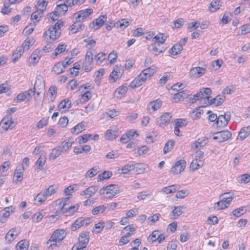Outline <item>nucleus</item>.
<instances>
[{
	"label": "nucleus",
	"mask_w": 250,
	"mask_h": 250,
	"mask_svg": "<svg viewBox=\"0 0 250 250\" xmlns=\"http://www.w3.org/2000/svg\"><path fill=\"white\" fill-rule=\"evenodd\" d=\"M69 197L64 199H59L56 201V204L58 206V209L54 215L50 216L51 218L59 217L63 213H67V215L73 214L79 208V205L67 206L66 202L69 200Z\"/></svg>",
	"instance_id": "1"
},
{
	"label": "nucleus",
	"mask_w": 250,
	"mask_h": 250,
	"mask_svg": "<svg viewBox=\"0 0 250 250\" xmlns=\"http://www.w3.org/2000/svg\"><path fill=\"white\" fill-rule=\"evenodd\" d=\"M66 236L65 232L63 229H57L54 231L50 237V239L47 242V244L51 243L48 246V248L53 246L57 245V242H60L63 240Z\"/></svg>",
	"instance_id": "2"
},
{
	"label": "nucleus",
	"mask_w": 250,
	"mask_h": 250,
	"mask_svg": "<svg viewBox=\"0 0 250 250\" xmlns=\"http://www.w3.org/2000/svg\"><path fill=\"white\" fill-rule=\"evenodd\" d=\"M89 236L88 232L82 233L79 237V242L72 247V250H81L85 248L88 243Z\"/></svg>",
	"instance_id": "3"
},
{
	"label": "nucleus",
	"mask_w": 250,
	"mask_h": 250,
	"mask_svg": "<svg viewBox=\"0 0 250 250\" xmlns=\"http://www.w3.org/2000/svg\"><path fill=\"white\" fill-rule=\"evenodd\" d=\"M45 90V83L41 75L37 76L34 84L33 89H29L33 94H37L39 96L41 93Z\"/></svg>",
	"instance_id": "4"
},
{
	"label": "nucleus",
	"mask_w": 250,
	"mask_h": 250,
	"mask_svg": "<svg viewBox=\"0 0 250 250\" xmlns=\"http://www.w3.org/2000/svg\"><path fill=\"white\" fill-rule=\"evenodd\" d=\"M119 188L117 185L111 184L105 187H103L100 189L101 194H109L108 198H112L116 194L119 193Z\"/></svg>",
	"instance_id": "5"
},
{
	"label": "nucleus",
	"mask_w": 250,
	"mask_h": 250,
	"mask_svg": "<svg viewBox=\"0 0 250 250\" xmlns=\"http://www.w3.org/2000/svg\"><path fill=\"white\" fill-rule=\"evenodd\" d=\"M90 219L89 218H85L83 217H80L78 218L71 226V229L72 231H75L83 226H87L90 223Z\"/></svg>",
	"instance_id": "6"
},
{
	"label": "nucleus",
	"mask_w": 250,
	"mask_h": 250,
	"mask_svg": "<svg viewBox=\"0 0 250 250\" xmlns=\"http://www.w3.org/2000/svg\"><path fill=\"white\" fill-rule=\"evenodd\" d=\"M106 20L107 17L105 15H101L98 18L94 20L89 24V28L93 29L94 30H98L103 25Z\"/></svg>",
	"instance_id": "7"
},
{
	"label": "nucleus",
	"mask_w": 250,
	"mask_h": 250,
	"mask_svg": "<svg viewBox=\"0 0 250 250\" xmlns=\"http://www.w3.org/2000/svg\"><path fill=\"white\" fill-rule=\"evenodd\" d=\"M230 119V113L226 112L224 115H220L218 116L216 124L218 128L224 127L228 124Z\"/></svg>",
	"instance_id": "8"
},
{
	"label": "nucleus",
	"mask_w": 250,
	"mask_h": 250,
	"mask_svg": "<svg viewBox=\"0 0 250 250\" xmlns=\"http://www.w3.org/2000/svg\"><path fill=\"white\" fill-rule=\"evenodd\" d=\"M186 166V162L185 160L181 159L176 162L172 167L171 172L173 174H179L184 170Z\"/></svg>",
	"instance_id": "9"
},
{
	"label": "nucleus",
	"mask_w": 250,
	"mask_h": 250,
	"mask_svg": "<svg viewBox=\"0 0 250 250\" xmlns=\"http://www.w3.org/2000/svg\"><path fill=\"white\" fill-rule=\"evenodd\" d=\"M231 135V133L226 130L216 132L213 138L214 140H218V142L221 143L228 140Z\"/></svg>",
	"instance_id": "10"
},
{
	"label": "nucleus",
	"mask_w": 250,
	"mask_h": 250,
	"mask_svg": "<svg viewBox=\"0 0 250 250\" xmlns=\"http://www.w3.org/2000/svg\"><path fill=\"white\" fill-rule=\"evenodd\" d=\"M93 12V10L92 8H88L84 10H81L73 15V18L76 20L81 21L84 19L88 17L90 15L92 14Z\"/></svg>",
	"instance_id": "11"
},
{
	"label": "nucleus",
	"mask_w": 250,
	"mask_h": 250,
	"mask_svg": "<svg viewBox=\"0 0 250 250\" xmlns=\"http://www.w3.org/2000/svg\"><path fill=\"white\" fill-rule=\"evenodd\" d=\"M15 125V124L12 121V117L10 115H8L4 117L0 123V126L5 130H7L8 129H12Z\"/></svg>",
	"instance_id": "12"
},
{
	"label": "nucleus",
	"mask_w": 250,
	"mask_h": 250,
	"mask_svg": "<svg viewBox=\"0 0 250 250\" xmlns=\"http://www.w3.org/2000/svg\"><path fill=\"white\" fill-rule=\"evenodd\" d=\"M172 117V115L171 113L166 112L158 118L157 124L161 127L166 126L169 123Z\"/></svg>",
	"instance_id": "13"
},
{
	"label": "nucleus",
	"mask_w": 250,
	"mask_h": 250,
	"mask_svg": "<svg viewBox=\"0 0 250 250\" xmlns=\"http://www.w3.org/2000/svg\"><path fill=\"white\" fill-rule=\"evenodd\" d=\"M61 34V30H57L56 27L50 26L44 33V36L48 35L50 39L54 41L58 39L60 37Z\"/></svg>",
	"instance_id": "14"
},
{
	"label": "nucleus",
	"mask_w": 250,
	"mask_h": 250,
	"mask_svg": "<svg viewBox=\"0 0 250 250\" xmlns=\"http://www.w3.org/2000/svg\"><path fill=\"white\" fill-rule=\"evenodd\" d=\"M206 69L205 68L197 66L191 68L189 72V75L191 77L198 78L201 77L205 73Z\"/></svg>",
	"instance_id": "15"
},
{
	"label": "nucleus",
	"mask_w": 250,
	"mask_h": 250,
	"mask_svg": "<svg viewBox=\"0 0 250 250\" xmlns=\"http://www.w3.org/2000/svg\"><path fill=\"white\" fill-rule=\"evenodd\" d=\"M57 5L55 10L60 15L64 14L68 10V5L65 3V1H62V0H59L57 1Z\"/></svg>",
	"instance_id": "16"
},
{
	"label": "nucleus",
	"mask_w": 250,
	"mask_h": 250,
	"mask_svg": "<svg viewBox=\"0 0 250 250\" xmlns=\"http://www.w3.org/2000/svg\"><path fill=\"white\" fill-rule=\"evenodd\" d=\"M186 209L184 206H174L173 209L170 214V218L172 219H176Z\"/></svg>",
	"instance_id": "17"
},
{
	"label": "nucleus",
	"mask_w": 250,
	"mask_h": 250,
	"mask_svg": "<svg viewBox=\"0 0 250 250\" xmlns=\"http://www.w3.org/2000/svg\"><path fill=\"white\" fill-rule=\"evenodd\" d=\"M207 144V139L205 137L199 138L196 141L194 142V144L191 146V149L196 150L204 146Z\"/></svg>",
	"instance_id": "18"
},
{
	"label": "nucleus",
	"mask_w": 250,
	"mask_h": 250,
	"mask_svg": "<svg viewBox=\"0 0 250 250\" xmlns=\"http://www.w3.org/2000/svg\"><path fill=\"white\" fill-rule=\"evenodd\" d=\"M189 91L187 90H183L175 94L173 97L174 102H178L179 101L184 100L189 95Z\"/></svg>",
	"instance_id": "19"
},
{
	"label": "nucleus",
	"mask_w": 250,
	"mask_h": 250,
	"mask_svg": "<svg viewBox=\"0 0 250 250\" xmlns=\"http://www.w3.org/2000/svg\"><path fill=\"white\" fill-rule=\"evenodd\" d=\"M148 49L149 51L153 52L156 56L162 53L165 50L164 47H161L160 43L155 42H154Z\"/></svg>",
	"instance_id": "20"
},
{
	"label": "nucleus",
	"mask_w": 250,
	"mask_h": 250,
	"mask_svg": "<svg viewBox=\"0 0 250 250\" xmlns=\"http://www.w3.org/2000/svg\"><path fill=\"white\" fill-rule=\"evenodd\" d=\"M98 189V188L96 186H90L84 190L82 191L80 195L82 196L85 195V198H89L93 196L97 191Z\"/></svg>",
	"instance_id": "21"
},
{
	"label": "nucleus",
	"mask_w": 250,
	"mask_h": 250,
	"mask_svg": "<svg viewBox=\"0 0 250 250\" xmlns=\"http://www.w3.org/2000/svg\"><path fill=\"white\" fill-rule=\"evenodd\" d=\"M19 233V231L16 228H13L7 233L5 239L9 242H11L16 239Z\"/></svg>",
	"instance_id": "22"
},
{
	"label": "nucleus",
	"mask_w": 250,
	"mask_h": 250,
	"mask_svg": "<svg viewBox=\"0 0 250 250\" xmlns=\"http://www.w3.org/2000/svg\"><path fill=\"white\" fill-rule=\"evenodd\" d=\"M14 208L12 206L8 207L3 209L2 216L0 218V221L1 223H3L6 222L7 218H8L11 212L14 211Z\"/></svg>",
	"instance_id": "23"
},
{
	"label": "nucleus",
	"mask_w": 250,
	"mask_h": 250,
	"mask_svg": "<svg viewBox=\"0 0 250 250\" xmlns=\"http://www.w3.org/2000/svg\"><path fill=\"white\" fill-rule=\"evenodd\" d=\"M47 195H45L44 191H41L34 198V204L39 205L43 203L47 198Z\"/></svg>",
	"instance_id": "24"
},
{
	"label": "nucleus",
	"mask_w": 250,
	"mask_h": 250,
	"mask_svg": "<svg viewBox=\"0 0 250 250\" xmlns=\"http://www.w3.org/2000/svg\"><path fill=\"white\" fill-rule=\"evenodd\" d=\"M41 57V51L38 49L35 50L29 58V62L34 64L39 62Z\"/></svg>",
	"instance_id": "25"
},
{
	"label": "nucleus",
	"mask_w": 250,
	"mask_h": 250,
	"mask_svg": "<svg viewBox=\"0 0 250 250\" xmlns=\"http://www.w3.org/2000/svg\"><path fill=\"white\" fill-rule=\"evenodd\" d=\"M24 167L22 166L21 168H17L14 172V181L17 183L21 182L23 178V173L24 171Z\"/></svg>",
	"instance_id": "26"
},
{
	"label": "nucleus",
	"mask_w": 250,
	"mask_h": 250,
	"mask_svg": "<svg viewBox=\"0 0 250 250\" xmlns=\"http://www.w3.org/2000/svg\"><path fill=\"white\" fill-rule=\"evenodd\" d=\"M180 189V186L178 185H173L164 188L162 191L166 194H169L175 192Z\"/></svg>",
	"instance_id": "27"
},
{
	"label": "nucleus",
	"mask_w": 250,
	"mask_h": 250,
	"mask_svg": "<svg viewBox=\"0 0 250 250\" xmlns=\"http://www.w3.org/2000/svg\"><path fill=\"white\" fill-rule=\"evenodd\" d=\"M91 150V147L89 145H84L83 146H75L73 151L76 154H80L83 152L87 153Z\"/></svg>",
	"instance_id": "28"
},
{
	"label": "nucleus",
	"mask_w": 250,
	"mask_h": 250,
	"mask_svg": "<svg viewBox=\"0 0 250 250\" xmlns=\"http://www.w3.org/2000/svg\"><path fill=\"white\" fill-rule=\"evenodd\" d=\"M121 70L120 67L118 65H116L114 67L113 71L110 74V77H111L114 80V81H115L121 76L122 74Z\"/></svg>",
	"instance_id": "29"
},
{
	"label": "nucleus",
	"mask_w": 250,
	"mask_h": 250,
	"mask_svg": "<svg viewBox=\"0 0 250 250\" xmlns=\"http://www.w3.org/2000/svg\"><path fill=\"white\" fill-rule=\"evenodd\" d=\"M161 105V103L160 101L157 100L149 103L148 105L147 108L150 112H154L158 109Z\"/></svg>",
	"instance_id": "30"
},
{
	"label": "nucleus",
	"mask_w": 250,
	"mask_h": 250,
	"mask_svg": "<svg viewBox=\"0 0 250 250\" xmlns=\"http://www.w3.org/2000/svg\"><path fill=\"white\" fill-rule=\"evenodd\" d=\"M85 123H84L83 122H82L77 124L74 127H73L71 129V132L72 134H78L84 130L85 129Z\"/></svg>",
	"instance_id": "31"
},
{
	"label": "nucleus",
	"mask_w": 250,
	"mask_h": 250,
	"mask_svg": "<svg viewBox=\"0 0 250 250\" xmlns=\"http://www.w3.org/2000/svg\"><path fill=\"white\" fill-rule=\"evenodd\" d=\"M63 152L62 149L60 148V146H57L53 148L49 155V159L55 160L56 158L59 157L61 153Z\"/></svg>",
	"instance_id": "32"
},
{
	"label": "nucleus",
	"mask_w": 250,
	"mask_h": 250,
	"mask_svg": "<svg viewBox=\"0 0 250 250\" xmlns=\"http://www.w3.org/2000/svg\"><path fill=\"white\" fill-rule=\"evenodd\" d=\"M182 50L183 47H181V45L176 43L169 50V53L172 55H177L180 54Z\"/></svg>",
	"instance_id": "33"
},
{
	"label": "nucleus",
	"mask_w": 250,
	"mask_h": 250,
	"mask_svg": "<svg viewBox=\"0 0 250 250\" xmlns=\"http://www.w3.org/2000/svg\"><path fill=\"white\" fill-rule=\"evenodd\" d=\"M29 246L28 241L25 240H21L17 243L16 248L17 250H27Z\"/></svg>",
	"instance_id": "34"
},
{
	"label": "nucleus",
	"mask_w": 250,
	"mask_h": 250,
	"mask_svg": "<svg viewBox=\"0 0 250 250\" xmlns=\"http://www.w3.org/2000/svg\"><path fill=\"white\" fill-rule=\"evenodd\" d=\"M250 133V127L249 126L247 127H243L241 129L238 134V137L241 140H243L246 138Z\"/></svg>",
	"instance_id": "35"
},
{
	"label": "nucleus",
	"mask_w": 250,
	"mask_h": 250,
	"mask_svg": "<svg viewBox=\"0 0 250 250\" xmlns=\"http://www.w3.org/2000/svg\"><path fill=\"white\" fill-rule=\"evenodd\" d=\"M118 135L119 132L118 131L108 129L105 133V137L107 140H111L116 138Z\"/></svg>",
	"instance_id": "36"
},
{
	"label": "nucleus",
	"mask_w": 250,
	"mask_h": 250,
	"mask_svg": "<svg viewBox=\"0 0 250 250\" xmlns=\"http://www.w3.org/2000/svg\"><path fill=\"white\" fill-rule=\"evenodd\" d=\"M65 70L63 64L60 62L57 63L53 67L52 71L56 74H60Z\"/></svg>",
	"instance_id": "37"
},
{
	"label": "nucleus",
	"mask_w": 250,
	"mask_h": 250,
	"mask_svg": "<svg viewBox=\"0 0 250 250\" xmlns=\"http://www.w3.org/2000/svg\"><path fill=\"white\" fill-rule=\"evenodd\" d=\"M46 162L45 155L42 154L38 160L36 162V167L37 169H41L45 164Z\"/></svg>",
	"instance_id": "38"
},
{
	"label": "nucleus",
	"mask_w": 250,
	"mask_h": 250,
	"mask_svg": "<svg viewBox=\"0 0 250 250\" xmlns=\"http://www.w3.org/2000/svg\"><path fill=\"white\" fill-rule=\"evenodd\" d=\"M202 165L203 163L201 161L198 163L197 159H195L191 162L190 165V169L191 171H194L199 169L202 166Z\"/></svg>",
	"instance_id": "39"
},
{
	"label": "nucleus",
	"mask_w": 250,
	"mask_h": 250,
	"mask_svg": "<svg viewBox=\"0 0 250 250\" xmlns=\"http://www.w3.org/2000/svg\"><path fill=\"white\" fill-rule=\"evenodd\" d=\"M71 102L68 99H65L62 101L58 105V108L60 110L65 109L66 108H69L71 105Z\"/></svg>",
	"instance_id": "40"
},
{
	"label": "nucleus",
	"mask_w": 250,
	"mask_h": 250,
	"mask_svg": "<svg viewBox=\"0 0 250 250\" xmlns=\"http://www.w3.org/2000/svg\"><path fill=\"white\" fill-rule=\"evenodd\" d=\"M175 144L174 140H169L166 144L164 147L163 151L164 154L170 151L173 147Z\"/></svg>",
	"instance_id": "41"
},
{
	"label": "nucleus",
	"mask_w": 250,
	"mask_h": 250,
	"mask_svg": "<svg viewBox=\"0 0 250 250\" xmlns=\"http://www.w3.org/2000/svg\"><path fill=\"white\" fill-rule=\"evenodd\" d=\"M24 50L22 49V47H18L17 48L16 50L13 54V62H15L18 60L21 55V54L23 53Z\"/></svg>",
	"instance_id": "42"
},
{
	"label": "nucleus",
	"mask_w": 250,
	"mask_h": 250,
	"mask_svg": "<svg viewBox=\"0 0 250 250\" xmlns=\"http://www.w3.org/2000/svg\"><path fill=\"white\" fill-rule=\"evenodd\" d=\"M112 175V173L110 171H104L101 174L98 176L97 180L98 181H103L104 179H108Z\"/></svg>",
	"instance_id": "43"
},
{
	"label": "nucleus",
	"mask_w": 250,
	"mask_h": 250,
	"mask_svg": "<svg viewBox=\"0 0 250 250\" xmlns=\"http://www.w3.org/2000/svg\"><path fill=\"white\" fill-rule=\"evenodd\" d=\"M34 43V41L33 39H27L22 44L21 47L24 50H28L30 46H32Z\"/></svg>",
	"instance_id": "44"
},
{
	"label": "nucleus",
	"mask_w": 250,
	"mask_h": 250,
	"mask_svg": "<svg viewBox=\"0 0 250 250\" xmlns=\"http://www.w3.org/2000/svg\"><path fill=\"white\" fill-rule=\"evenodd\" d=\"M82 26L83 24L81 21L76 20V22L70 26V30L72 31L73 33H76L82 28Z\"/></svg>",
	"instance_id": "45"
},
{
	"label": "nucleus",
	"mask_w": 250,
	"mask_h": 250,
	"mask_svg": "<svg viewBox=\"0 0 250 250\" xmlns=\"http://www.w3.org/2000/svg\"><path fill=\"white\" fill-rule=\"evenodd\" d=\"M99 167H95L89 169L87 171L85 174L86 178H92L95 176L98 172Z\"/></svg>",
	"instance_id": "46"
},
{
	"label": "nucleus",
	"mask_w": 250,
	"mask_h": 250,
	"mask_svg": "<svg viewBox=\"0 0 250 250\" xmlns=\"http://www.w3.org/2000/svg\"><path fill=\"white\" fill-rule=\"evenodd\" d=\"M72 142L69 141L68 140V141L65 140L63 141L61 144L58 146L62 149V151H66L69 149V148L72 146Z\"/></svg>",
	"instance_id": "47"
},
{
	"label": "nucleus",
	"mask_w": 250,
	"mask_h": 250,
	"mask_svg": "<svg viewBox=\"0 0 250 250\" xmlns=\"http://www.w3.org/2000/svg\"><path fill=\"white\" fill-rule=\"evenodd\" d=\"M246 211L244 207H241L234 209L232 213L235 218H237L243 215Z\"/></svg>",
	"instance_id": "48"
},
{
	"label": "nucleus",
	"mask_w": 250,
	"mask_h": 250,
	"mask_svg": "<svg viewBox=\"0 0 250 250\" xmlns=\"http://www.w3.org/2000/svg\"><path fill=\"white\" fill-rule=\"evenodd\" d=\"M144 83L140 79L139 76L137 78H136L129 84V86L132 88L138 87L141 85L143 83Z\"/></svg>",
	"instance_id": "49"
},
{
	"label": "nucleus",
	"mask_w": 250,
	"mask_h": 250,
	"mask_svg": "<svg viewBox=\"0 0 250 250\" xmlns=\"http://www.w3.org/2000/svg\"><path fill=\"white\" fill-rule=\"evenodd\" d=\"M66 45L64 43H59L58 45V47L55 49V51L53 54H54L56 56H57L58 55L64 51V50L66 49Z\"/></svg>",
	"instance_id": "50"
},
{
	"label": "nucleus",
	"mask_w": 250,
	"mask_h": 250,
	"mask_svg": "<svg viewBox=\"0 0 250 250\" xmlns=\"http://www.w3.org/2000/svg\"><path fill=\"white\" fill-rule=\"evenodd\" d=\"M106 208V207L104 205H101L93 208L91 212L93 215H97L99 213H102Z\"/></svg>",
	"instance_id": "51"
},
{
	"label": "nucleus",
	"mask_w": 250,
	"mask_h": 250,
	"mask_svg": "<svg viewBox=\"0 0 250 250\" xmlns=\"http://www.w3.org/2000/svg\"><path fill=\"white\" fill-rule=\"evenodd\" d=\"M227 207H228V205L224 203L221 199L219 201L215 203L214 205V208L217 210L224 209Z\"/></svg>",
	"instance_id": "52"
},
{
	"label": "nucleus",
	"mask_w": 250,
	"mask_h": 250,
	"mask_svg": "<svg viewBox=\"0 0 250 250\" xmlns=\"http://www.w3.org/2000/svg\"><path fill=\"white\" fill-rule=\"evenodd\" d=\"M42 16V12L37 9V10L32 13L31 16L32 20H36L38 21Z\"/></svg>",
	"instance_id": "53"
},
{
	"label": "nucleus",
	"mask_w": 250,
	"mask_h": 250,
	"mask_svg": "<svg viewBox=\"0 0 250 250\" xmlns=\"http://www.w3.org/2000/svg\"><path fill=\"white\" fill-rule=\"evenodd\" d=\"M47 5V2L44 0H39L37 3V9L43 13Z\"/></svg>",
	"instance_id": "54"
},
{
	"label": "nucleus",
	"mask_w": 250,
	"mask_h": 250,
	"mask_svg": "<svg viewBox=\"0 0 250 250\" xmlns=\"http://www.w3.org/2000/svg\"><path fill=\"white\" fill-rule=\"evenodd\" d=\"M148 150V148L146 146H142L140 147H138L137 149H135V153H137L139 155L141 156L146 154Z\"/></svg>",
	"instance_id": "55"
},
{
	"label": "nucleus",
	"mask_w": 250,
	"mask_h": 250,
	"mask_svg": "<svg viewBox=\"0 0 250 250\" xmlns=\"http://www.w3.org/2000/svg\"><path fill=\"white\" fill-rule=\"evenodd\" d=\"M187 122L184 119H177L174 121V125L178 127H181L187 125Z\"/></svg>",
	"instance_id": "56"
},
{
	"label": "nucleus",
	"mask_w": 250,
	"mask_h": 250,
	"mask_svg": "<svg viewBox=\"0 0 250 250\" xmlns=\"http://www.w3.org/2000/svg\"><path fill=\"white\" fill-rule=\"evenodd\" d=\"M122 173L126 174L129 171L134 170L133 163L128 164L121 168Z\"/></svg>",
	"instance_id": "57"
},
{
	"label": "nucleus",
	"mask_w": 250,
	"mask_h": 250,
	"mask_svg": "<svg viewBox=\"0 0 250 250\" xmlns=\"http://www.w3.org/2000/svg\"><path fill=\"white\" fill-rule=\"evenodd\" d=\"M219 8V1L214 0L210 4L209 10L211 12L216 11Z\"/></svg>",
	"instance_id": "58"
},
{
	"label": "nucleus",
	"mask_w": 250,
	"mask_h": 250,
	"mask_svg": "<svg viewBox=\"0 0 250 250\" xmlns=\"http://www.w3.org/2000/svg\"><path fill=\"white\" fill-rule=\"evenodd\" d=\"M238 181L240 183H247L250 181V175L249 174H244L239 177Z\"/></svg>",
	"instance_id": "59"
},
{
	"label": "nucleus",
	"mask_w": 250,
	"mask_h": 250,
	"mask_svg": "<svg viewBox=\"0 0 250 250\" xmlns=\"http://www.w3.org/2000/svg\"><path fill=\"white\" fill-rule=\"evenodd\" d=\"M203 112V110L200 107L197 108L190 113L191 117L194 120L196 119L200 116Z\"/></svg>",
	"instance_id": "60"
},
{
	"label": "nucleus",
	"mask_w": 250,
	"mask_h": 250,
	"mask_svg": "<svg viewBox=\"0 0 250 250\" xmlns=\"http://www.w3.org/2000/svg\"><path fill=\"white\" fill-rule=\"evenodd\" d=\"M167 39V37L164 36L162 34H159L155 36L153 38V40L155 39V42H159L160 44H162Z\"/></svg>",
	"instance_id": "61"
},
{
	"label": "nucleus",
	"mask_w": 250,
	"mask_h": 250,
	"mask_svg": "<svg viewBox=\"0 0 250 250\" xmlns=\"http://www.w3.org/2000/svg\"><path fill=\"white\" fill-rule=\"evenodd\" d=\"M151 194V192L149 190L144 191L139 193L137 198L139 200H144L146 198L149 196Z\"/></svg>",
	"instance_id": "62"
},
{
	"label": "nucleus",
	"mask_w": 250,
	"mask_h": 250,
	"mask_svg": "<svg viewBox=\"0 0 250 250\" xmlns=\"http://www.w3.org/2000/svg\"><path fill=\"white\" fill-rule=\"evenodd\" d=\"M57 189L56 187L54 185H52L50 186L46 190L44 191L45 192V195H47V196H51L52 194H54Z\"/></svg>",
	"instance_id": "63"
},
{
	"label": "nucleus",
	"mask_w": 250,
	"mask_h": 250,
	"mask_svg": "<svg viewBox=\"0 0 250 250\" xmlns=\"http://www.w3.org/2000/svg\"><path fill=\"white\" fill-rule=\"evenodd\" d=\"M49 92L51 96L50 101L53 102L55 99V95L57 94V88L55 86H51L49 89Z\"/></svg>",
	"instance_id": "64"
}]
</instances>
